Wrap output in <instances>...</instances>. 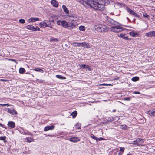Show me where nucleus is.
Listing matches in <instances>:
<instances>
[{
    "label": "nucleus",
    "mask_w": 155,
    "mask_h": 155,
    "mask_svg": "<svg viewBox=\"0 0 155 155\" xmlns=\"http://www.w3.org/2000/svg\"><path fill=\"white\" fill-rule=\"evenodd\" d=\"M61 25L64 28H68V22H67L65 20L62 21Z\"/></svg>",
    "instance_id": "16"
},
{
    "label": "nucleus",
    "mask_w": 155,
    "mask_h": 155,
    "mask_svg": "<svg viewBox=\"0 0 155 155\" xmlns=\"http://www.w3.org/2000/svg\"><path fill=\"white\" fill-rule=\"evenodd\" d=\"M137 34V33H136L134 32H131L129 33V35L133 37H136Z\"/></svg>",
    "instance_id": "26"
},
{
    "label": "nucleus",
    "mask_w": 155,
    "mask_h": 155,
    "mask_svg": "<svg viewBox=\"0 0 155 155\" xmlns=\"http://www.w3.org/2000/svg\"><path fill=\"white\" fill-rule=\"evenodd\" d=\"M125 101H129L130 100V98L129 97H127L124 99Z\"/></svg>",
    "instance_id": "50"
},
{
    "label": "nucleus",
    "mask_w": 155,
    "mask_h": 155,
    "mask_svg": "<svg viewBox=\"0 0 155 155\" xmlns=\"http://www.w3.org/2000/svg\"><path fill=\"white\" fill-rule=\"evenodd\" d=\"M76 24L74 22H68V29L72 30L76 26Z\"/></svg>",
    "instance_id": "7"
},
{
    "label": "nucleus",
    "mask_w": 155,
    "mask_h": 155,
    "mask_svg": "<svg viewBox=\"0 0 155 155\" xmlns=\"http://www.w3.org/2000/svg\"><path fill=\"white\" fill-rule=\"evenodd\" d=\"M146 113L151 116L155 117V109H153L149 111H147Z\"/></svg>",
    "instance_id": "10"
},
{
    "label": "nucleus",
    "mask_w": 155,
    "mask_h": 155,
    "mask_svg": "<svg viewBox=\"0 0 155 155\" xmlns=\"http://www.w3.org/2000/svg\"><path fill=\"white\" fill-rule=\"evenodd\" d=\"M77 112L76 111H74L72 112L71 114V115L72 116L73 118H74L75 117L77 114Z\"/></svg>",
    "instance_id": "24"
},
{
    "label": "nucleus",
    "mask_w": 155,
    "mask_h": 155,
    "mask_svg": "<svg viewBox=\"0 0 155 155\" xmlns=\"http://www.w3.org/2000/svg\"><path fill=\"white\" fill-rule=\"evenodd\" d=\"M86 68H87L89 71L91 70L90 67L88 65H87Z\"/></svg>",
    "instance_id": "48"
},
{
    "label": "nucleus",
    "mask_w": 155,
    "mask_h": 155,
    "mask_svg": "<svg viewBox=\"0 0 155 155\" xmlns=\"http://www.w3.org/2000/svg\"><path fill=\"white\" fill-rule=\"evenodd\" d=\"M8 60L9 61H12L13 62H15L16 64H18V62L16 61V60L11 59H8Z\"/></svg>",
    "instance_id": "45"
},
{
    "label": "nucleus",
    "mask_w": 155,
    "mask_h": 155,
    "mask_svg": "<svg viewBox=\"0 0 155 155\" xmlns=\"http://www.w3.org/2000/svg\"><path fill=\"white\" fill-rule=\"evenodd\" d=\"M100 139V140H102V138H99Z\"/></svg>",
    "instance_id": "62"
},
{
    "label": "nucleus",
    "mask_w": 155,
    "mask_h": 155,
    "mask_svg": "<svg viewBox=\"0 0 155 155\" xmlns=\"http://www.w3.org/2000/svg\"><path fill=\"white\" fill-rule=\"evenodd\" d=\"M76 1L80 3L81 4L83 5L86 6V5L89 6V4H88V1L87 0V1H84L83 0H76Z\"/></svg>",
    "instance_id": "9"
},
{
    "label": "nucleus",
    "mask_w": 155,
    "mask_h": 155,
    "mask_svg": "<svg viewBox=\"0 0 155 155\" xmlns=\"http://www.w3.org/2000/svg\"><path fill=\"white\" fill-rule=\"evenodd\" d=\"M40 19L38 18H34L31 17L29 19V22H35L36 21H39Z\"/></svg>",
    "instance_id": "15"
},
{
    "label": "nucleus",
    "mask_w": 155,
    "mask_h": 155,
    "mask_svg": "<svg viewBox=\"0 0 155 155\" xmlns=\"http://www.w3.org/2000/svg\"><path fill=\"white\" fill-rule=\"evenodd\" d=\"M8 126L11 128H13L15 127V124L14 122L12 121H9L8 122Z\"/></svg>",
    "instance_id": "14"
},
{
    "label": "nucleus",
    "mask_w": 155,
    "mask_h": 155,
    "mask_svg": "<svg viewBox=\"0 0 155 155\" xmlns=\"http://www.w3.org/2000/svg\"><path fill=\"white\" fill-rule=\"evenodd\" d=\"M145 36L148 37H155V31H151L148 33H146Z\"/></svg>",
    "instance_id": "8"
},
{
    "label": "nucleus",
    "mask_w": 155,
    "mask_h": 155,
    "mask_svg": "<svg viewBox=\"0 0 155 155\" xmlns=\"http://www.w3.org/2000/svg\"><path fill=\"white\" fill-rule=\"evenodd\" d=\"M73 44V45L74 46L80 47L81 46V43L74 42Z\"/></svg>",
    "instance_id": "27"
},
{
    "label": "nucleus",
    "mask_w": 155,
    "mask_h": 155,
    "mask_svg": "<svg viewBox=\"0 0 155 155\" xmlns=\"http://www.w3.org/2000/svg\"><path fill=\"white\" fill-rule=\"evenodd\" d=\"M56 77L58 79H64L66 78L63 77V76L59 75H57L56 76Z\"/></svg>",
    "instance_id": "29"
},
{
    "label": "nucleus",
    "mask_w": 155,
    "mask_h": 155,
    "mask_svg": "<svg viewBox=\"0 0 155 155\" xmlns=\"http://www.w3.org/2000/svg\"><path fill=\"white\" fill-rule=\"evenodd\" d=\"M116 110H115V109H114L112 110V112H116Z\"/></svg>",
    "instance_id": "58"
},
{
    "label": "nucleus",
    "mask_w": 155,
    "mask_h": 155,
    "mask_svg": "<svg viewBox=\"0 0 155 155\" xmlns=\"http://www.w3.org/2000/svg\"><path fill=\"white\" fill-rule=\"evenodd\" d=\"M26 141L29 143L31 142L33 140V139L31 138L27 137L26 138Z\"/></svg>",
    "instance_id": "38"
},
{
    "label": "nucleus",
    "mask_w": 155,
    "mask_h": 155,
    "mask_svg": "<svg viewBox=\"0 0 155 155\" xmlns=\"http://www.w3.org/2000/svg\"><path fill=\"white\" fill-rule=\"evenodd\" d=\"M120 151L123 153V152L124 151V147H120Z\"/></svg>",
    "instance_id": "46"
},
{
    "label": "nucleus",
    "mask_w": 155,
    "mask_h": 155,
    "mask_svg": "<svg viewBox=\"0 0 155 155\" xmlns=\"http://www.w3.org/2000/svg\"><path fill=\"white\" fill-rule=\"evenodd\" d=\"M126 19L127 20H128V21H130V19H129V18L128 17H127L126 18Z\"/></svg>",
    "instance_id": "57"
},
{
    "label": "nucleus",
    "mask_w": 155,
    "mask_h": 155,
    "mask_svg": "<svg viewBox=\"0 0 155 155\" xmlns=\"http://www.w3.org/2000/svg\"><path fill=\"white\" fill-rule=\"evenodd\" d=\"M106 84L104 83V84H102L101 85H104V86H106Z\"/></svg>",
    "instance_id": "59"
},
{
    "label": "nucleus",
    "mask_w": 155,
    "mask_h": 155,
    "mask_svg": "<svg viewBox=\"0 0 155 155\" xmlns=\"http://www.w3.org/2000/svg\"><path fill=\"white\" fill-rule=\"evenodd\" d=\"M88 1V4H89V6H91V5H96L98 3L101 2H105V4H109L110 3L109 1L108 0H91Z\"/></svg>",
    "instance_id": "3"
},
{
    "label": "nucleus",
    "mask_w": 155,
    "mask_h": 155,
    "mask_svg": "<svg viewBox=\"0 0 155 155\" xmlns=\"http://www.w3.org/2000/svg\"><path fill=\"white\" fill-rule=\"evenodd\" d=\"M62 23V21L58 20L57 22V24L58 25H61Z\"/></svg>",
    "instance_id": "43"
},
{
    "label": "nucleus",
    "mask_w": 155,
    "mask_h": 155,
    "mask_svg": "<svg viewBox=\"0 0 155 155\" xmlns=\"http://www.w3.org/2000/svg\"><path fill=\"white\" fill-rule=\"evenodd\" d=\"M20 133L23 134L25 135H31V133L29 132H25L24 130H23L22 131H20Z\"/></svg>",
    "instance_id": "37"
},
{
    "label": "nucleus",
    "mask_w": 155,
    "mask_h": 155,
    "mask_svg": "<svg viewBox=\"0 0 155 155\" xmlns=\"http://www.w3.org/2000/svg\"><path fill=\"white\" fill-rule=\"evenodd\" d=\"M69 140L71 142L75 143L80 140V139L78 137H72L69 139Z\"/></svg>",
    "instance_id": "13"
},
{
    "label": "nucleus",
    "mask_w": 155,
    "mask_h": 155,
    "mask_svg": "<svg viewBox=\"0 0 155 155\" xmlns=\"http://www.w3.org/2000/svg\"><path fill=\"white\" fill-rule=\"evenodd\" d=\"M26 28L28 29L34 31V27L32 25H27L26 26Z\"/></svg>",
    "instance_id": "23"
},
{
    "label": "nucleus",
    "mask_w": 155,
    "mask_h": 155,
    "mask_svg": "<svg viewBox=\"0 0 155 155\" xmlns=\"http://www.w3.org/2000/svg\"><path fill=\"white\" fill-rule=\"evenodd\" d=\"M127 155H130V154H127Z\"/></svg>",
    "instance_id": "63"
},
{
    "label": "nucleus",
    "mask_w": 155,
    "mask_h": 155,
    "mask_svg": "<svg viewBox=\"0 0 155 155\" xmlns=\"http://www.w3.org/2000/svg\"><path fill=\"white\" fill-rule=\"evenodd\" d=\"M51 23L49 24L48 25V26L50 27V28H52V27L51 26Z\"/></svg>",
    "instance_id": "51"
},
{
    "label": "nucleus",
    "mask_w": 155,
    "mask_h": 155,
    "mask_svg": "<svg viewBox=\"0 0 155 155\" xmlns=\"http://www.w3.org/2000/svg\"><path fill=\"white\" fill-rule=\"evenodd\" d=\"M76 128L77 129H81V125L80 124H78L76 125Z\"/></svg>",
    "instance_id": "42"
},
{
    "label": "nucleus",
    "mask_w": 155,
    "mask_h": 155,
    "mask_svg": "<svg viewBox=\"0 0 155 155\" xmlns=\"http://www.w3.org/2000/svg\"><path fill=\"white\" fill-rule=\"evenodd\" d=\"M51 2L53 6L54 7H57L58 6V3L56 0H52Z\"/></svg>",
    "instance_id": "17"
},
{
    "label": "nucleus",
    "mask_w": 155,
    "mask_h": 155,
    "mask_svg": "<svg viewBox=\"0 0 155 155\" xmlns=\"http://www.w3.org/2000/svg\"><path fill=\"white\" fill-rule=\"evenodd\" d=\"M94 29L96 31L100 32H105L108 30L107 26L101 24L96 25Z\"/></svg>",
    "instance_id": "1"
},
{
    "label": "nucleus",
    "mask_w": 155,
    "mask_h": 155,
    "mask_svg": "<svg viewBox=\"0 0 155 155\" xmlns=\"http://www.w3.org/2000/svg\"><path fill=\"white\" fill-rule=\"evenodd\" d=\"M5 106H9V105L8 104H5Z\"/></svg>",
    "instance_id": "60"
},
{
    "label": "nucleus",
    "mask_w": 155,
    "mask_h": 155,
    "mask_svg": "<svg viewBox=\"0 0 155 155\" xmlns=\"http://www.w3.org/2000/svg\"><path fill=\"white\" fill-rule=\"evenodd\" d=\"M136 141L138 143V145H140L141 144L143 143V140L141 138H137L136 139Z\"/></svg>",
    "instance_id": "22"
},
{
    "label": "nucleus",
    "mask_w": 155,
    "mask_h": 155,
    "mask_svg": "<svg viewBox=\"0 0 155 155\" xmlns=\"http://www.w3.org/2000/svg\"><path fill=\"white\" fill-rule=\"evenodd\" d=\"M124 29L122 27L117 26L111 27L110 29V30L114 32L118 33L122 31Z\"/></svg>",
    "instance_id": "4"
},
{
    "label": "nucleus",
    "mask_w": 155,
    "mask_h": 155,
    "mask_svg": "<svg viewBox=\"0 0 155 155\" xmlns=\"http://www.w3.org/2000/svg\"><path fill=\"white\" fill-rule=\"evenodd\" d=\"M79 66L80 69H84L86 68L87 65L84 64H79Z\"/></svg>",
    "instance_id": "28"
},
{
    "label": "nucleus",
    "mask_w": 155,
    "mask_h": 155,
    "mask_svg": "<svg viewBox=\"0 0 155 155\" xmlns=\"http://www.w3.org/2000/svg\"><path fill=\"white\" fill-rule=\"evenodd\" d=\"M39 31L40 30V28L38 27H36V28L34 27V31Z\"/></svg>",
    "instance_id": "44"
},
{
    "label": "nucleus",
    "mask_w": 155,
    "mask_h": 155,
    "mask_svg": "<svg viewBox=\"0 0 155 155\" xmlns=\"http://www.w3.org/2000/svg\"><path fill=\"white\" fill-rule=\"evenodd\" d=\"M8 112L13 115H16L17 112L13 108H7Z\"/></svg>",
    "instance_id": "11"
},
{
    "label": "nucleus",
    "mask_w": 155,
    "mask_h": 155,
    "mask_svg": "<svg viewBox=\"0 0 155 155\" xmlns=\"http://www.w3.org/2000/svg\"><path fill=\"white\" fill-rule=\"evenodd\" d=\"M79 29L81 31H84L85 30V27L83 26H80L79 27Z\"/></svg>",
    "instance_id": "36"
},
{
    "label": "nucleus",
    "mask_w": 155,
    "mask_h": 155,
    "mask_svg": "<svg viewBox=\"0 0 155 155\" xmlns=\"http://www.w3.org/2000/svg\"><path fill=\"white\" fill-rule=\"evenodd\" d=\"M34 70L35 71H38V72H41V73H43L44 72V71L43 70L38 68H35L34 69Z\"/></svg>",
    "instance_id": "32"
},
{
    "label": "nucleus",
    "mask_w": 155,
    "mask_h": 155,
    "mask_svg": "<svg viewBox=\"0 0 155 155\" xmlns=\"http://www.w3.org/2000/svg\"><path fill=\"white\" fill-rule=\"evenodd\" d=\"M127 126L125 125H120V128L123 129H126L127 128Z\"/></svg>",
    "instance_id": "40"
},
{
    "label": "nucleus",
    "mask_w": 155,
    "mask_h": 155,
    "mask_svg": "<svg viewBox=\"0 0 155 155\" xmlns=\"http://www.w3.org/2000/svg\"><path fill=\"white\" fill-rule=\"evenodd\" d=\"M54 128V125H51V126H47L45 127L44 129L45 131H47L50 130H53Z\"/></svg>",
    "instance_id": "12"
},
{
    "label": "nucleus",
    "mask_w": 155,
    "mask_h": 155,
    "mask_svg": "<svg viewBox=\"0 0 155 155\" xmlns=\"http://www.w3.org/2000/svg\"><path fill=\"white\" fill-rule=\"evenodd\" d=\"M105 2H101L98 3L96 5H91V8L100 11L103 10L105 8V5L108 4H105Z\"/></svg>",
    "instance_id": "2"
},
{
    "label": "nucleus",
    "mask_w": 155,
    "mask_h": 155,
    "mask_svg": "<svg viewBox=\"0 0 155 155\" xmlns=\"http://www.w3.org/2000/svg\"><path fill=\"white\" fill-rule=\"evenodd\" d=\"M81 46L84 48H90V46L88 43L86 42L81 43Z\"/></svg>",
    "instance_id": "18"
},
{
    "label": "nucleus",
    "mask_w": 155,
    "mask_h": 155,
    "mask_svg": "<svg viewBox=\"0 0 155 155\" xmlns=\"http://www.w3.org/2000/svg\"><path fill=\"white\" fill-rule=\"evenodd\" d=\"M114 120V119L113 117H110L108 118V120H107V122H111Z\"/></svg>",
    "instance_id": "41"
},
{
    "label": "nucleus",
    "mask_w": 155,
    "mask_h": 155,
    "mask_svg": "<svg viewBox=\"0 0 155 155\" xmlns=\"http://www.w3.org/2000/svg\"><path fill=\"white\" fill-rule=\"evenodd\" d=\"M133 144L134 145H136L137 146H139L137 143V141H136V140L133 142Z\"/></svg>",
    "instance_id": "49"
},
{
    "label": "nucleus",
    "mask_w": 155,
    "mask_h": 155,
    "mask_svg": "<svg viewBox=\"0 0 155 155\" xmlns=\"http://www.w3.org/2000/svg\"><path fill=\"white\" fill-rule=\"evenodd\" d=\"M123 153L120 151L119 153L118 154V155H122Z\"/></svg>",
    "instance_id": "53"
},
{
    "label": "nucleus",
    "mask_w": 155,
    "mask_h": 155,
    "mask_svg": "<svg viewBox=\"0 0 155 155\" xmlns=\"http://www.w3.org/2000/svg\"><path fill=\"white\" fill-rule=\"evenodd\" d=\"M25 71V69L23 68H21L19 69V72L20 74H23Z\"/></svg>",
    "instance_id": "25"
},
{
    "label": "nucleus",
    "mask_w": 155,
    "mask_h": 155,
    "mask_svg": "<svg viewBox=\"0 0 155 155\" xmlns=\"http://www.w3.org/2000/svg\"><path fill=\"white\" fill-rule=\"evenodd\" d=\"M0 105L2 106H5V104H0Z\"/></svg>",
    "instance_id": "55"
},
{
    "label": "nucleus",
    "mask_w": 155,
    "mask_h": 155,
    "mask_svg": "<svg viewBox=\"0 0 155 155\" xmlns=\"http://www.w3.org/2000/svg\"><path fill=\"white\" fill-rule=\"evenodd\" d=\"M50 42L54 41V42H58V40L57 38H51L50 39Z\"/></svg>",
    "instance_id": "35"
},
{
    "label": "nucleus",
    "mask_w": 155,
    "mask_h": 155,
    "mask_svg": "<svg viewBox=\"0 0 155 155\" xmlns=\"http://www.w3.org/2000/svg\"><path fill=\"white\" fill-rule=\"evenodd\" d=\"M19 22L21 24H24L25 23V20L23 19H21L19 21Z\"/></svg>",
    "instance_id": "39"
},
{
    "label": "nucleus",
    "mask_w": 155,
    "mask_h": 155,
    "mask_svg": "<svg viewBox=\"0 0 155 155\" xmlns=\"http://www.w3.org/2000/svg\"><path fill=\"white\" fill-rule=\"evenodd\" d=\"M125 34H124L122 33H120L119 35V36L120 37L122 38L123 39L126 40H130V39H129L128 37L126 36L125 37L124 36Z\"/></svg>",
    "instance_id": "20"
},
{
    "label": "nucleus",
    "mask_w": 155,
    "mask_h": 155,
    "mask_svg": "<svg viewBox=\"0 0 155 155\" xmlns=\"http://www.w3.org/2000/svg\"><path fill=\"white\" fill-rule=\"evenodd\" d=\"M1 81H5V80H4V79H1Z\"/></svg>",
    "instance_id": "61"
},
{
    "label": "nucleus",
    "mask_w": 155,
    "mask_h": 155,
    "mask_svg": "<svg viewBox=\"0 0 155 155\" xmlns=\"http://www.w3.org/2000/svg\"><path fill=\"white\" fill-rule=\"evenodd\" d=\"M134 93L136 94H139L140 93V92L138 91H135L134 92Z\"/></svg>",
    "instance_id": "52"
},
{
    "label": "nucleus",
    "mask_w": 155,
    "mask_h": 155,
    "mask_svg": "<svg viewBox=\"0 0 155 155\" xmlns=\"http://www.w3.org/2000/svg\"><path fill=\"white\" fill-rule=\"evenodd\" d=\"M143 16L144 17L147 18L148 17L149 15L146 13H144L143 14Z\"/></svg>",
    "instance_id": "47"
},
{
    "label": "nucleus",
    "mask_w": 155,
    "mask_h": 155,
    "mask_svg": "<svg viewBox=\"0 0 155 155\" xmlns=\"http://www.w3.org/2000/svg\"><path fill=\"white\" fill-rule=\"evenodd\" d=\"M40 26L41 28H44L48 26L47 24L45 22L43 21L39 23Z\"/></svg>",
    "instance_id": "19"
},
{
    "label": "nucleus",
    "mask_w": 155,
    "mask_h": 155,
    "mask_svg": "<svg viewBox=\"0 0 155 155\" xmlns=\"http://www.w3.org/2000/svg\"><path fill=\"white\" fill-rule=\"evenodd\" d=\"M108 21L110 22L111 24L115 25V23L116 22L113 20L109 18L108 19Z\"/></svg>",
    "instance_id": "31"
},
{
    "label": "nucleus",
    "mask_w": 155,
    "mask_h": 155,
    "mask_svg": "<svg viewBox=\"0 0 155 155\" xmlns=\"http://www.w3.org/2000/svg\"><path fill=\"white\" fill-rule=\"evenodd\" d=\"M62 7L64 12L66 14H68L69 13V11L66 8V6L64 5H63L62 6Z\"/></svg>",
    "instance_id": "21"
},
{
    "label": "nucleus",
    "mask_w": 155,
    "mask_h": 155,
    "mask_svg": "<svg viewBox=\"0 0 155 155\" xmlns=\"http://www.w3.org/2000/svg\"><path fill=\"white\" fill-rule=\"evenodd\" d=\"M126 10L130 14L132 15L134 17H139L140 16L135 12L133 10L131 9L128 7H126Z\"/></svg>",
    "instance_id": "5"
},
{
    "label": "nucleus",
    "mask_w": 155,
    "mask_h": 155,
    "mask_svg": "<svg viewBox=\"0 0 155 155\" xmlns=\"http://www.w3.org/2000/svg\"><path fill=\"white\" fill-rule=\"evenodd\" d=\"M139 80V78L137 77H134L132 78L131 80L133 81H136Z\"/></svg>",
    "instance_id": "33"
},
{
    "label": "nucleus",
    "mask_w": 155,
    "mask_h": 155,
    "mask_svg": "<svg viewBox=\"0 0 155 155\" xmlns=\"http://www.w3.org/2000/svg\"><path fill=\"white\" fill-rule=\"evenodd\" d=\"M106 86H112V85L110 84H106Z\"/></svg>",
    "instance_id": "54"
},
{
    "label": "nucleus",
    "mask_w": 155,
    "mask_h": 155,
    "mask_svg": "<svg viewBox=\"0 0 155 155\" xmlns=\"http://www.w3.org/2000/svg\"><path fill=\"white\" fill-rule=\"evenodd\" d=\"M114 5L115 8L116 9L120 8L122 7H124L125 5L124 4L122 3L118 2H115L114 3Z\"/></svg>",
    "instance_id": "6"
},
{
    "label": "nucleus",
    "mask_w": 155,
    "mask_h": 155,
    "mask_svg": "<svg viewBox=\"0 0 155 155\" xmlns=\"http://www.w3.org/2000/svg\"><path fill=\"white\" fill-rule=\"evenodd\" d=\"M0 126H1V127H3V125L2 124H1L0 123Z\"/></svg>",
    "instance_id": "56"
},
{
    "label": "nucleus",
    "mask_w": 155,
    "mask_h": 155,
    "mask_svg": "<svg viewBox=\"0 0 155 155\" xmlns=\"http://www.w3.org/2000/svg\"><path fill=\"white\" fill-rule=\"evenodd\" d=\"M6 137L5 136L3 137H0V140L3 141L5 143L7 142V141L6 140Z\"/></svg>",
    "instance_id": "30"
},
{
    "label": "nucleus",
    "mask_w": 155,
    "mask_h": 155,
    "mask_svg": "<svg viewBox=\"0 0 155 155\" xmlns=\"http://www.w3.org/2000/svg\"><path fill=\"white\" fill-rule=\"evenodd\" d=\"M91 137L93 139H95L96 140H100V139L97 138L94 135L92 134L91 135Z\"/></svg>",
    "instance_id": "34"
}]
</instances>
